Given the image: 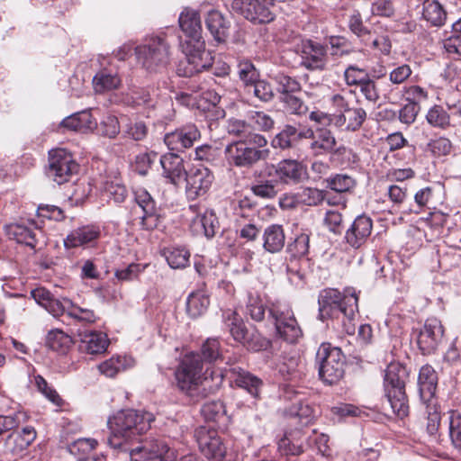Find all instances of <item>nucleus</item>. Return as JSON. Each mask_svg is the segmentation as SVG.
<instances>
[{
	"label": "nucleus",
	"instance_id": "1",
	"mask_svg": "<svg viewBox=\"0 0 461 461\" xmlns=\"http://www.w3.org/2000/svg\"><path fill=\"white\" fill-rule=\"evenodd\" d=\"M154 420L151 412L131 409L119 411L107 421L111 431L107 439L109 446L118 454L128 455L131 461H173L175 451L164 439L145 438L135 447L130 446L132 438L146 432Z\"/></svg>",
	"mask_w": 461,
	"mask_h": 461
},
{
	"label": "nucleus",
	"instance_id": "2",
	"mask_svg": "<svg viewBox=\"0 0 461 461\" xmlns=\"http://www.w3.org/2000/svg\"><path fill=\"white\" fill-rule=\"evenodd\" d=\"M178 23L186 40L180 43L185 59L178 64L176 73L180 77H190L208 69L212 66V57L205 52L199 14L185 8L180 14Z\"/></svg>",
	"mask_w": 461,
	"mask_h": 461
},
{
	"label": "nucleus",
	"instance_id": "3",
	"mask_svg": "<svg viewBox=\"0 0 461 461\" xmlns=\"http://www.w3.org/2000/svg\"><path fill=\"white\" fill-rule=\"evenodd\" d=\"M203 361L197 353L185 355L175 371L177 388L185 394L194 396L199 385L203 383L208 384L209 380L212 382L209 387H219L221 384L225 375L221 370L208 366L203 378Z\"/></svg>",
	"mask_w": 461,
	"mask_h": 461
},
{
	"label": "nucleus",
	"instance_id": "4",
	"mask_svg": "<svg viewBox=\"0 0 461 461\" xmlns=\"http://www.w3.org/2000/svg\"><path fill=\"white\" fill-rule=\"evenodd\" d=\"M358 297L353 288H347L343 293L338 289L328 288L321 291L319 294V314L318 318L321 321L326 320L337 319L340 316L348 321L354 320L356 313L358 312ZM345 330L348 334H354L355 326L347 325L345 322Z\"/></svg>",
	"mask_w": 461,
	"mask_h": 461
},
{
	"label": "nucleus",
	"instance_id": "5",
	"mask_svg": "<svg viewBox=\"0 0 461 461\" xmlns=\"http://www.w3.org/2000/svg\"><path fill=\"white\" fill-rule=\"evenodd\" d=\"M267 144L265 136L252 134L249 139L235 140L226 145L224 157L230 167L250 168L269 157L270 150L266 148Z\"/></svg>",
	"mask_w": 461,
	"mask_h": 461
},
{
	"label": "nucleus",
	"instance_id": "6",
	"mask_svg": "<svg viewBox=\"0 0 461 461\" xmlns=\"http://www.w3.org/2000/svg\"><path fill=\"white\" fill-rule=\"evenodd\" d=\"M134 51L137 63L149 73L162 71L169 62L170 46L164 35L147 38Z\"/></svg>",
	"mask_w": 461,
	"mask_h": 461
},
{
	"label": "nucleus",
	"instance_id": "7",
	"mask_svg": "<svg viewBox=\"0 0 461 461\" xmlns=\"http://www.w3.org/2000/svg\"><path fill=\"white\" fill-rule=\"evenodd\" d=\"M346 358L338 347L322 343L316 353L320 378L328 384L339 382L344 375Z\"/></svg>",
	"mask_w": 461,
	"mask_h": 461
},
{
	"label": "nucleus",
	"instance_id": "8",
	"mask_svg": "<svg viewBox=\"0 0 461 461\" xmlns=\"http://www.w3.org/2000/svg\"><path fill=\"white\" fill-rule=\"evenodd\" d=\"M268 319L275 326L276 337L288 343H295L303 334L294 314L288 305L272 304L268 309Z\"/></svg>",
	"mask_w": 461,
	"mask_h": 461
},
{
	"label": "nucleus",
	"instance_id": "9",
	"mask_svg": "<svg viewBox=\"0 0 461 461\" xmlns=\"http://www.w3.org/2000/svg\"><path fill=\"white\" fill-rule=\"evenodd\" d=\"M78 171V164L71 153L63 149H53L49 153L47 177L58 185L65 184Z\"/></svg>",
	"mask_w": 461,
	"mask_h": 461
},
{
	"label": "nucleus",
	"instance_id": "10",
	"mask_svg": "<svg viewBox=\"0 0 461 461\" xmlns=\"http://www.w3.org/2000/svg\"><path fill=\"white\" fill-rule=\"evenodd\" d=\"M200 451L211 461H232L217 430L201 426L194 431Z\"/></svg>",
	"mask_w": 461,
	"mask_h": 461
},
{
	"label": "nucleus",
	"instance_id": "11",
	"mask_svg": "<svg viewBox=\"0 0 461 461\" xmlns=\"http://www.w3.org/2000/svg\"><path fill=\"white\" fill-rule=\"evenodd\" d=\"M275 0H233L232 10L254 23H267L275 19Z\"/></svg>",
	"mask_w": 461,
	"mask_h": 461
},
{
	"label": "nucleus",
	"instance_id": "12",
	"mask_svg": "<svg viewBox=\"0 0 461 461\" xmlns=\"http://www.w3.org/2000/svg\"><path fill=\"white\" fill-rule=\"evenodd\" d=\"M444 335L441 321L437 318L427 319L417 333V345L422 355L434 353Z\"/></svg>",
	"mask_w": 461,
	"mask_h": 461
},
{
	"label": "nucleus",
	"instance_id": "13",
	"mask_svg": "<svg viewBox=\"0 0 461 461\" xmlns=\"http://www.w3.org/2000/svg\"><path fill=\"white\" fill-rule=\"evenodd\" d=\"M304 435L299 429L291 430L278 440L277 449L287 461H313L312 456L304 453Z\"/></svg>",
	"mask_w": 461,
	"mask_h": 461
},
{
	"label": "nucleus",
	"instance_id": "14",
	"mask_svg": "<svg viewBox=\"0 0 461 461\" xmlns=\"http://www.w3.org/2000/svg\"><path fill=\"white\" fill-rule=\"evenodd\" d=\"M185 179L187 198L195 200L208 192L214 180V176L209 168L199 167L192 169L189 175L186 174Z\"/></svg>",
	"mask_w": 461,
	"mask_h": 461
},
{
	"label": "nucleus",
	"instance_id": "15",
	"mask_svg": "<svg viewBox=\"0 0 461 461\" xmlns=\"http://www.w3.org/2000/svg\"><path fill=\"white\" fill-rule=\"evenodd\" d=\"M201 137L200 131L196 125L188 123L164 136V142L171 150L183 151L191 148Z\"/></svg>",
	"mask_w": 461,
	"mask_h": 461
},
{
	"label": "nucleus",
	"instance_id": "16",
	"mask_svg": "<svg viewBox=\"0 0 461 461\" xmlns=\"http://www.w3.org/2000/svg\"><path fill=\"white\" fill-rule=\"evenodd\" d=\"M328 62L327 48L308 40L302 44L301 66L308 70H323Z\"/></svg>",
	"mask_w": 461,
	"mask_h": 461
},
{
	"label": "nucleus",
	"instance_id": "17",
	"mask_svg": "<svg viewBox=\"0 0 461 461\" xmlns=\"http://www.w3.org/2000/svg\"><path fill=\"white\" fill-rule=\"evenodd\" d=\"M272 168L277 182L285 185H297L306 176V167L296 159H283Z\"/></svg>",
	"mask_w": 461,
	"mask_h": 461
},
{
	"label": "nucleus",
	"instance_id": "18",
	"mask_svg": "<svg viewBox=\"0 0 461 461\" xmlns=\"http://www.w3.org/2000/svg\"><path fill=\"white\" fill-rule=\"evenodd\" d=\"M372 230V219L366 214H361L356 217L350 227L346 230L344 239L348 245L357 249L366 242Z\"/></svg>",
	"mask_w": 461,
	"mask_h": 461
},
{
	"label": "nucleus",
	"instance_id": "19",
	"mask_svg": "<svg viewBox=\"0 0 461 461\" xmlns=\"http://www.w3.org/2000/svg\"><path fill=\"white\" fill-rule=\"evenodd\" d=\"M299 136L300 138L312 140L309 147L314 156L328 154L336 146V139L328 130H320L314 132L312 129H306L301 131Z\"/></svg>",
	"mask_w": 461,
	"mask_h": 461
},
{
	"label": "nucleus",
	"instance_id": "20",
	"mask_svg": "<svg viewBox=\"0 0 461 461\" xmlns=\"http://www.w3.org/2000/svg\"><path fill=\"white\" fill-rule=\"evenodd\" d=\"M77 335L80 349L91 355L104 353L109 345L107 335L102 331L78 330Z\"/></svg>",
	"mask_w": 461,
	"mask_h": 461
},
{
	"label": "nucleus",
	"instance_id": "21",
	"mask_svg": "<svg viewBox=\"0 0 461 461\" xmlns=\"http://www.w3.org/2000/svg\"><path fill=\"white\" fill-rule=\"evenodd\" d=\"M230 378L238 387L246 390L253 398H258L263 387V381L240 366L229 369Z\"/></svg>",
	"mask_w": 461,
	"mask_h": 461
},
{
	"label": "nucleus",
	"instance_id": "22",
	"mask_svg": "<svg viewBox=\"0 0 461 461\" xmlns=\"http://www.w3.org/2000/svg\"><path fill=\"white\" fill-rule=\"evenodd\" d=\"M366 119V112L361 107H350L342 113H333L331 123L342 130L356 131Z\"/></svg>",
	"mask_w": 461,
	"mask_h": 461
},
{
	"label": "nucleus",
	"instance_id": "23",
	"mask_svg": "<svg viewBox=\"0 0 461 461\" xmlns=\"http://www.w3.org/2000/svg\"><path fill=\"white\" fill-rule=\"evenodd\" d=\"M160 165L163 169V176L170 183L177 185L186 176L184 159L176 153H167L160 157Z\"/></svg>",
	"mask_w": 461,
	"mask_h": 461
},
{
	"label": "nucleus",
	"instance_id": "24",
	"mask_svg": "<svg viewBox=\"0 0 461 461\" xmlns=\"http://www.w3.org/2000/svg\"><path fill=\"white\" fill-rule=\"evenodd\" d=\"M190 229L195 235H203L207 239H212L219 230V221L213 211L204 209L203 214L193 217Z\"/></svg>",
	"mask_w": 461,
	"mask_h": 461
},
{
	"label": "nucleus",
	"instance_id": "25",
	"mask_svg": "<svg viewBox=\"0 0 461 461\" xmlns=\"http://www.w3.org/2000/svg\"><path fill=\"white\" fill-rule=\"evenodd\" d=\"M438 385V375L434 368L425 365L420 369L418 376L419 393L424 403L431 402Z\"/></svg>",
	"mask_w": 461,
	"mask_h": 461
},
{
	"label": "nucleus",
	"instance_id": "26",
	"mask_svg": "<svg viewBox=\"0 0 461 461\" xmlns=\"http://www.w3.org/2000/svg\"><path fill=\"white\" fill-rule=\"evenodd\" d=\"M100 236V230L95 226H84L72 230L64 240L66 249H75L93 244Z\"/></svg>",
	"mask_w": 461,
	"mask_h": 461
},
{
	"label": "nucleus",
	"instance_id": "27",
	"mask_svg": "<svg viewBox=\"0 0 461 461\" xmlns=\"http://www.w3.org/2000/svg\"><path fill=\"white\" fill-rule=\"evenodd\" d=\"M205 25L217 44L224 43L229 35L230 23L225 20L222 14L212 10L207 14Z\"/></svg>",
	"mask_w": 461,
	"mask_h": 461
},
{
	"label": "nucleus",
	"instance_id": "28",
	"mask_svg": "<svg viewBox=\"0 0 461 461\" xmlns=\"http://www.w3.org/2000/svg\"><path fill=\"white\" fill-rule=\"evenodd\" d=\"M61 126L71 131L86 133L92 132L97 127V122L93 118L90 110H84L63 119Z\"/></svg>",
	"mask_w": 461,
	"mask_h": 461
},
{
	"label": "nucleus",
	"instance_id": "29",
	"mask_svg": "<svg viewBox=\"0 0 461 461\" xmlns=\"http://www.w3.org/2000/svg\"><path fill=\"white\" fill-rule=\"evenodd\" d=\"M121 85L122 78L113 68H102L93 77V87L96 94L116 90Z\"/></svg>",
	"mask_w": 461,
	"mask_h": 461
},
{
	"label": "nucleus",
	"instance_id": "30",
	"mask_svg": "<svg viewBox=\"0 0 461 461\" xmlns=\"http://www.w3.org/2000/svg\"><path fill=\"white\" fill-rule=\"evenodd\" d=\"M408 376L409 373L404 366L400 363H391L385 370L384 391L405 390Z\"/></svg>",
	"mask_w": 461,
	"mask_h": 461
},
{
	"label": "nucleus",
	"instance_id": "31",
	"mask_svg": "<svg viewBox=\"0 0 461 461\" xmlns=\"http://www.w3.org/2000/svg\"><path fill=\"white\" fill-rule=\"evenodd\" d=\"M285 244V235L282 225L271 224L264 230L263 248L269 253L280 252Z\"/></svg>",
	"mask_w": 461,
	"mask_h": 461
},
{
	"label": "nucleus",
	"instance_id": "32",
	"mask_svg": "<svg viewBox=\"0 0 461 461\" xmlns=\"http://www.w3.org/2000/svg\"><path fill=\"white\" fill-rule=\"evenodd\" d=\"M225 328L229 330L234 340L242 343L248 335V329L240 316L233 311L228 310L222 313Z\"/></svg>",
	"mask_w": 461,
	"mask_h": 461
},
{
	"label": "nucleus",
	"instance_id": "33",
	"mask_svg": "<svg viewBox=\"0 0 461 461\" xmlns=\"http://www.w3.org/2000/svg\"><path fill=\"white\" fill-rule=\"evenodd\" d=\"M422 18L430 25L440 27L445 23L447 13L437 0H426L422 4Z\"/></svg>",
	"mask_w": 461,
	"mask_h": 461
},
{
	"label": "nucleus",
	"instance_id": "34",
	"mask_svg": "<svg viewBox=\"0 0 461 461\" xmlns=\"http://www.w3.org/2000/svg\"><path fill=\"white\" fill-rule=\"evenodd\" d=\"M291 418L298 419L303 425H308L314 417V410L308 400L298 397L286 411Z\"/></svg>",
	"mask_w": 461,
	"mask_h": 461
},
{
	"label": "nucleus",
	"instance_id": "35",
	"mask_svg": "<svg viewBox=\"0 0 461 461\" xmlns=\"http://www.w3.org/2000/svg\"><path fill=\"white\" fill-rule=\"evenodd\" d=\"M386 404L393 414L402 419L409 413V404L405 390L386 391Z\"/></svg>",
	"mask_w": 461,
	"mask_h": 461
},
{
	"label": "nucleus",
	"instance_id": "36",
	"mask_svg": "<svg viewBox=\"0 0 461 461\" xmlns=\"http://www.w3.org/2000/svg\"><path fill=\"white\" fill-rule=\"evenodd\" d=\"M8 234L10 238L16 240V242L24 244L32 249H34L37 244L35 229L27 226L23 223L12 224L9 227Z\"/></svg>",
	"mask_w": 461,
	"mask_h": 461
},
{
	"label": "nucleus",
	"instance_id": "37",
	"mask_svg": "<svg viewBox=\"0 0 461 461\" xmlns=\"http://www.w3.org/2000/svg\"><path fill=\"white\" fill-rule=\"evenodd\" d=\"M209 304V297L204 292H194L187 297L186 312L191 318H197L205 312Z\"/></svg>",
	"mask_w": 461,
	"mask_h": 461
},
{
	"label": "nucleus",
	"instance_id": "38",
	"mask_svg": "<svg viewBox=\"0 0 461 461\" xmlns=\"http://www.w3.org/2000/svg\"><path fill=\"white\" fill-rule=\"evenodd\" d=\"M299 132L294 126L287 124L273 138L271 145L275 149H289L296 140L301 139Z\"/></svg>",
	"mask_w": 461,
	"mask_h": 461
},
{
	"label": "nucleus",
	"instance_id": "39",
	"mask_svg": "<svg viewBox=\"0 0 461 461\" xmlns=\"http://www.w3.org/2000/svg\"><path fill=\"white\" fill-rule=\"evenodd\" d=\"M326 187L339 194L350 193L357 185L355 178L348 174H335L325 179Z\"/></svg>",
	"mask_w": 461,
	"mask_h": 461
},
{
	"label": "nucleus",
	"instance_id": "40",
	"mask_svg": "<svg viewBox=\"0 0 461 461\" xmlns=\"http://www.w3.org/2000/svg\"><path fill=\"white\" fill-rule=\"evenodd\" d=\"M299 203L305 206H320L326 199V191L316 187H303L297 192Z\"/></svg>",
	"mask_w": 461,
	"mask_h": 461
},
{
	"label": "nucleus",
	"instance_id": "41",
	"mask_svg": "<svg viewBox=\"0 0 461 461\" xmlns=\"http://www.w3.org/2000/svg\"><path fill=\"white\" fill-rule=\"evenodd\" d=\"M204 365H210L218 359H224L220 342L216 339H208L201 347L200 353H197Z\"/></svg>",
	"mask_w": 461,
	"mask_h": 461
},
{
	"label": "nucleus",
	"instance_id": "42",
	"mask_svg": "<svg viewBox=\"0 0 461 461\" xmlns=\"http://www.w3.org/2000/svg\"><path fill=\"white\" fill-rule=\"evenodd\" d=\"M226 131L230 135L240 138V140L249 139L250 135L258 134L253 132V126L249 120H243L231 117L227 120Z\"/></svg>",
	"mask_w": 461,
	"mask_h": 461
},
{
	"label": "nucleus",
	"instance_id": "43",
	"mask_svg": "<svg viewBox=\"0 0 461 461\" xmlns=\"http://www.w3.org/2000/svg\"><path fill=\"white\" fill-rule=\"evenodd\" d=\"M237 74L245 88L260 77L259 71L253 62L248 59H241L238 61Z\"/></svg>",
	"mask_w": 461,
	"mask_h": 461
},
{
	"label": "nucleus",
	"instance_id": "44",
	"mask_svg": "<svg viewBox=\"0 0 461 461\" xmlns=\"http://www.w3.org/2000/svg\"><path fill=\"white\" fill-rule=\"evenodd\" d=\"M428 123L439 129H447L450 126V113L441 105L435 104L426 114Z\"/></svg>",
	"mask_w": 461,
	"mask_h": 461
},
{
	"label": "nucleus",
	"instance_id": "45",
	"mask_svg": "<svg viewBox=\"0 0 461 461\" xmlns=\"http://www.w3.org/2000/svg\"><path fill=\"white\" fill-rule=\"evenodd\" d=\"M71 344V339L60 330H50L46 337V346L56 352L64 354Z\"/></svg>",
	"mask_w": 461,
	"mask_h": 461
},
{
	"label": "nucleus",
	"instance_id": "46",
	"mask_svg": "<svg viewBox=\"0 0 461 461\" xmlns=\"http://www.w3.org/2000/svg\"><path fill=\"white\" fill-rule=\"evenodd\" d=\"M164 255L172 268H184L189 263L190 253L184 247L169 248L165 250Z\"/></svg>",
	"mask_w": 461,
	"mask_h": 461
},
{
	"label": "nucleus",
	"instance_id": "47",
	"mask_svg": "<svg viewBox=\"0 0 461 461\" xmlns=\"http://www.w3.org/2000/svg\"><path fill=\"white\" fill-rule=\"evenodd\" d=\"M443 47L447 53L461 56V17L452 24L450 35L443 41Z\"/></svg>",
	"mask_w": 461,
	"mask_h": 461
},
{
	"label": "nucleus",
	"instance_id": "48",
	"mask_svg": "<svg viewBox=\"0 0 461 461\" xmlns=\"http://www.w3.org/2000/svg\"><path fill=\"white\" fill-rule=\"evenodd\" d=\"M348 26L350 32L355 34L362 42L371 38L370 30L364 25L362 16L358 11H354L348 17Z\"/></svg>",
	"mask_w": 461,
	"mask_h": 461
},
{
	"label": "nucleus",
	"instance_id": "49",
	"mask_svg": "<svg viewBox=\"0 0 461 461\" xmlns=\"http://www.w3.org/2000/svg\"><path fill=\"white\" fill-rule=\"evenodd\" d=\"M310 235L308 231H303L297 235L294 240L288 244L287 252L293 258H303L309 252Z\"/></svg>",
	"mask_w": 461,
	"mask_h": 461
},
{
	"label": "nucleus",
	"instance_id": "50",
	"mask_svg": "<svg viewBox=\"0 0 461 461\" xmlns=\"http://www.w3.org/2000/svg\"><path fill=\"white\" fill-rule=\"evenodd\" d=\"M249 123L253 126V132L255 131H268L274 128L275 121L267 113L261 111H251L247 114Z\"/></svg>",
	"mask_w": 461,
	"mask_h": 461
},
{
	"label": "nucleus",
	"instance_id": "51",
	"mask_svg": "<svg viewBox=\"0 0 461 461\" xmlns=\"http://www.w3.org/2000/svg\"><path fill=\"white\" fill-rule=\"evenodd\" d=\"M245 90L248 94L252 93L255 97L262 102H269L274 97L272 86L266 80L260 79V77L255 83L250 84Z\"/></svg>",
	"mask_w": 461,
	"mask_h": 461
},
{
	"label": "nucleus",
	"instance_id": "52",
	"mask_svg": "<svg viewBox=\"0 0 461 461\" xmlns=\"http://www.w3.org/2000/svg\"><path fill=\"white\" fill-rule=\"evenodd\" d=\"M201 414L207 421L217 422L225 415V406L221 401L207 402L201 408Z\"/></svg>",
	"mask_w": 461,
	"mask_h": 461
},
{
	"label": "nucleus",
	"instance_id": "53",
	"mask_svg": "<svg viewBox=\"0 0 461 461\" xmlns=\"http://www.w3.org/2000/svg\"><path fill=\"white\" fill-rule=\"evenodd\" d=\"M275 80L278 86V92L282 96L294 95L302 90L300 82L295 77L288 75L277 74L275 77Z\"/></svg>",
	"mask_w": 461,
	"mask_h": 461
},
{
	"label": "nucleus",
	"instance_id": "54",
	"mask_svg": "<svg viewBox=\"0 0 461 461\" xmlns=\"http://www.w3.org/2000/svg\"><path fill=\"white\" fill-rule=\"evenodd\" d=\"M98 133L109 139H114L121 131L120 122L115 115L108 114L103 118L95 128Z\"/></svg>",
	"mask_w": 461,
	"mask_h": 461
},
{
	"label": "nucleus",
	"instance_id": "55",
	"mask_svg": "<svg viewBox=\"0 0 461 461\" xmlns=\"http://www.w3.org/2000/svg\"><path fill=\"white\" fill-rule=\"evenodd\" d=\"M27 420L28 415L21 411L9 415H0V435L18 428L19 425L25 423Z\"/></svg>",
	"mask_w": 461,
	"mask_h": 461
},
{
	"label": "nucleus",
	"instance_id": "56",
	"mask_svg": "<svg viewBox=\"0 0 461 461\" xmlns=\"http://www.w3.org/2000/svg\"><path fill=\"white\" fill-rule=\"evenodd\" d=\"M149 133V128L142 121H131L123 127V134L125 137L131 138L133 140H143Z\"/></svg>",
	"mask_w": 461,
	"mask_h": 461
},
{
	"label": "nucleus",
	"instance_id": "57",
	"mask_svg": "<svg viewBox=\"0 0 461 461\" xmlns=\"http://www.w3.org/2000/svg\"><path fill=\"white\" fill-rule=\"evenodd\" d=\"M126 368V358L123 357H111L98 366L99 371L107 377H113Z\"/></svg>",
	"mask_w": 461,
	"mask_h": 461
},
{
	"label": "nucleus",
	"instance_id": "58",
	"mask_svg": "<svg viewBox=\"0 0 461 461\" xmlns=\"http://www.w3.org/2000/svg\"><path fill=\"white\" fill-rule=\"evenodd\" d=\"M277 180H259L253 185L251 190L256 196L264 199H272L277 194Z\"/></svg>",
	"mask_w": 461,
	"mask_h": 461
},
{
	"label": "nucleus",
	"instance_id": "59",
	"mask_svg": "<svg viewBox=\"0 0 461 461\" xmlns=\"http://www.w3.org/2000/svg\"><path fill=\"white\" fill-rule=\"evenodd\" d=\"M369 77V73L365 68L355 65L348 66L344 71V79L348 86H358Z\"/></svg>",
	"mask_w": 461,
	"mask_h": 461
},
{
	"label": "nucleus",
	"instance_id": "60",
	"mask_svg": "<svg viewBox=\"0 0 461 461\" xmlns=\"http://www.w3.org/2000/svg\"><path fill=\"white\" fill-rule=\"evenodd\" d=\"M235 227L240 237L247 241L255 240L260 232V229L251 221H245L242 219H235Z\"/></svg>",
	"mask_w": 461,
	"mask_h": 461
},
{
	"label": "nucleus",
	"instance_id": "61",
	"mask_svg": "<svg viewBox=\"0 0 461 461\" xmlns=\"http://www.w3.org/2000/svg\"><path fill=\"white\" fill-rule=\"evenodd\" d=\"M35 384L38 388V390L53 404H55L58 407H61L63 404V400L59 395V393L56 392L55 389H53L51 386L49 385L47 381L40 375L35 376Z\"/></svg>",
	"mask_w": 461,
	"mask_h": 461
},
{
	"label": "nucleus",
	"instance_id": "62",
	"mask_svg": "<svg viewBox=\"0 0 461 461\" xmlns=\"http://www.w3.org/2000/svg\"><path fill=\"white\" fill-rule=\"evenodd\" d=\"M249 349L255 352L266 350L271 346V341L260 333L255 331L246 336V339L242 342Z\"/></svg>",
	"mask_w": 461,
	"mask_h": 461
},
{
	"label": "nucleus",
	"instance_id": "63",
	"mask_svg": "<svg viewBox=\"0 0 461 461\" xmlns=\"http://www.w3.org/2000/svg\"><path fill=\"white\" fill-rule=\"evenodd\" d=\"M266 306L258 296L249 295L247 303V314L255 321H261L265 318Z\"/></svg>",
	"mask_w": 461,
	"mask_h": 461
},
{
	"label": "nucleus",
	"instance_id": "64",
	"mask_svg": "<svg viewBox=\"0 0 461 461\" xmlns=\"http://www.w3.org/2000/svg\"><path fill=\"white\" fill-rule=\"evenodd\" d=\"M449 436L455 447L461 451V415L455 411L449 417Z\"/></svg>",
	"mask_w": 461,
	"mask_h": 461
}]
</instances>
